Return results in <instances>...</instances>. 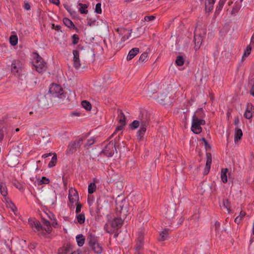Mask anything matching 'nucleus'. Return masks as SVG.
<instances>
[{"instance_id": "obj_1", "label": "nucleus", "mask_w": 254, "mask_h": 254, "mask_svg": "<svg viewBox=\"0 0 254 254\" xmlns=\"http://www.w3.org/2000/svg\"><path fill=\"white\" fill-rule=\"evenodd\" d=\"M149 118L146 112H140L138 120H134L129 125V128L131 130H135L140 127L137 131L136 136L139 141L142 140L146 131L147 127L149 126Z\"/></svg>"}, {"instance_id": "obj_2", "label": "nucleus", "mask_w": 254, "mask_h": 254, "mask_svg": "<svg viewBox=\"0 0 254 254\" xmlns=\"http://www.w3.org/2000/svg\"><path fill=\"white\" fill-rule=\"evenodd\" d=\"M49 92L52 97L62 98L64 97L63 89L61 86L57 84H51L49 87Z\"/></svg>"}, {"instance_id": "obj_3", "label": "nucleus", "mask_w": 254, "mask_h": 254, "mask_svg": "<svg viewBox=\"0 0 254 254\" xmlns=\"http://www.w3.org/2000/svg\"><path fill=\"white\" fill-rule=\"evenodd\" d=\"M24 65L22 62L18 60H14L11 63V70L16 76L20 77L23 72Z\"/></svg>"}, {"instance_id": "obj_4", "label": "nucleus", "mask_w": 254, "mask_h": 254, "mask_svg": "<svg viewBox=\"0 0 254 254\" xmlns=\"http://www.w3.org/2000/svg\"><path fill=\"white\" fill-rule=\"evenodd\" d=\"M82 141L83 139L81 138H80L74 141H70L68 145L66 151V153L67 154H73L76 151L77 149L80 146Z\"/></svg>"}, {"instance_id": "obj_5", "label": "nucleus", "mask_w": 254, "mask_h": 254, "mask_svg": "<svg viewBox=\"0 0 254 254\" xmlns=\"http://www.w3.org/2000/svg\"><path fill=\"white\" fill-rule=\"evenodd\" d=\"M115 150H116L115 142L112 141L105 146L102 152L107 157H110L113 156Z\"/></svg>"}, {"instance_id": "obj_6", "label": "nucleus", "mask_w": 254, "mask_h": 254, "mask_svg": "<svg viewBox=\"0 0 254 254\" xmlns=\"http://www.w3.org/2000/svg\"><path fill=\"white\" fill-rule=\"evenodd\" d=\"M35 60L34 66L36 70L39 73L45 70L47 64L38 54H37V57Z\"/></svg>"}, {"instance_id": "obj_7", "label": "nucleus", "mask_w": 254, "mask_h": 254, "mask_svg": "<svg viewBox=\"0 0 254 254\" xmlns=\"http://www.w3.org/2000/svg\"><path fill=\"white\" fill-rule=\"evenodd\" d=\"M191 130L195 134H199L202 131L197 119H192Z\"/></svg>"}, {"instance_id": "obj_8", "label": "nucleus", "mask_w": 254, "mask_h": 254, "mask_svg": "<svg viewBox=\"0 0 254 254\" xmlns=\"http://www.w3.org/2000/svg\"><path fill=\"white\" fill-rule=\"evenodd\" d=\"M72 54L73 55V66L76 69H77L81 66L80 61L79 59V53L78 50H74L72 51Z\"/></svg>"}, {"instance_id": "obj_9", "label": "nucleus", "mask_w": 254, "mask_h": 254, "mask_svg": "<svg viewBox=\"0 0 254 254\" xmlns=\"http://www.w3.org/2000/svg\"><path fill=\"white\" fill-rule=\"evenodd\" d=\"M120 36L121 37L122 41H125L128 39L130 36L131 33L129 30L126 28H121L117 30Z\"/></svg>"}, {"instance_id": "obj_10", "label": "nucleus", "mask_w": 254, "mask_h": 254, "mask_svg": "<svg viewBox=\"0 0 254 254\" xmlns=\"http://www.w3.org/2000/svg\"><path fill=\"white\" fill-rule=\"evenodd\" d=\"M28 223L32 229L35 228L37 231L43 230V227L40 222L36 219L29 218L28 219Z\"/></svg>"}, {"instance_id": "obj_11", "label": "nucleus", "mask_w": 254, "mask_h": 254, "mask_svg": "<svg viewBox=\"0 0 254 254\" xmlns=\"http://www.w3.org/2000/svg\"><path fill=\"white\" fill-rule=\"evenodd\" d=\"M87 242L89 247L92 246L93 245H95V243L98 242L97 238L92 233L88 232L87 235Z\"/></svg>"}, {"instance_id": "obj_12", "label": "nucleus", "mask_w": 254, "mask_h": 254, "mask_svg": "<svg viewBox=\"0 0 254 254\" xmlns=\"http://www.w3.org/2000/svg\"><path fill=\"white\" fill-rule=\"evenodd\" d=\"M254 113V106L251 104H248L247 105L244 116L248 119H250L253 117Z\"/></svg>"}, {"instance_id": "obj_13", "label": "nucleus", "mask_w": 254, "mask_h": 254, "mask_svg": "<svg viewBox=\"0 0 254 254\" xmlns=\"http://www.w3.org/2000/svg\"><path fill=\"white\" fill-rule=\"evenodd\" d=\"M139 52V49L138 48H133L131 49L128 52L127 57V61L132 60Z\"/></svg>"}, {"instance_id": "obj_14", "label": "nucleus", "mask_w": 254, "mask_h": 254, "mask_svg": "<svg viewBox=\"0 0 254 254\" xmlns=\"http://www.w3.org/2000/svg\"><path fill=\"white\" fill-rule=\"evenodd\" d=\"M194 48L195 50H197L199 49L202 42V38L200 35H196L194 36Z\"/></svg>"}, {"instance_id": "obj_15", "label": "nucleus", "mask_w": 254, "mask_h": 254, "mask_svg": "<svg viewBox=\"0 0 254 254\" xmlns=\"http://www.w3.org/2000/svg\"><path fill=\"white\" fill-rule=\"evenodd\" d=\"M205 116L202 108L198 109L193 114L192 119H199L203 118Z\"/></svg>"}, {"instance_id": "obj_16", "label": "nucleus", "mask_w": 254, "mask_h": 254, "mask_svg": "<svg viewBox=\"0 0 254 254\" xmlns=\"http://www.w3.org/2000/svg\"><path fill=\"white\" fill-rule=\"evenodd\" d=\"M78 11L81 14H87L88 13L87 8L88 7V4L82 3L78 2Z\"/></svg>"}, {"instance_id": "obj_17", "label": "nucleus", "mask_w": 254, "mask_h": 254, "mask_svg": "<svg viewBox=\"0 0 254 254\" xmlns=\"http://www.w3.org/2000/svg\"><path fill=\"white\" fill-rule=\"evenodd\" d=\"M90 247L97 254H100L102 252L103 248L98 242L95 243V245H93L92 246H90Z\"/></svg>"}, {"instance_id": "obj_18", "label": "nucleus", "mask_w": 254, "mask_h": 254, "mask_svg": "<svg viewBox=\"0 0 254 254\" xmlns=\"http://www.w3.org/2000/svg\"><path fill=\"white\" fill-rule=\"evenodd\" d=\"M123 223V220L121 218H115L112 222V225L114 228H119L121 227Z\"/></svg>"}, {"instance_id": "obj_19", "label": "nucleus", "mask_w": 254, "mask_h": 254, "mask_svg": "<svg viewBox=\"0 0 254 254\" xmlns=\"http://www.w3.org/2000/svg\"><path fill=\"white\" fill-rule=\"evenodd\" d=\"M169 232V229L166 228L164 229L160 234V238L159 239V240L160 241H164L167 240Z\"/></svg>"}, {"instance_id": "obj_20", "label": "nucleus", "mask_w": 254, "mask_h": 254, "mask_svg": "<svg viewBox=\"0 0 254 254\" xmlns=\"http://www.w3.org/2000/svg\"><path fill=\"white\" fill-rule=\"evenodd\" d=\"M76 240L77 245L81 247L85 243V238L82 234H78L76 236Z\"/></svg>"}, {"instance_id": "obj_21", "label": "nucleus", "mask_w": 254, "mask_h": 254, "mask_svg": "<svg viewBox=\"0 0 254 254\" xmlns=\"http://www.w3.org/2000/svg\"><path fill=\"white\" fill-rule=\"evenodd\" d=\"M118 118L119 122L120 123V124L123 125V126H126V117L122 111H118Z\"/></svg>"}, {"instance_id": "obj_22", "label": "nucleus", "mask_w": 254, "mask_h": 254, "mask_svg": "<svg viewBox=\"0 0 254 254\" xmlns=\"http://www.w3.org/2000/svg\"><path fill=\"white\" fill-rule=\"evenodd\" d=\"M226 0H220L218 5L216 6V10L215 11V15L219 14L220 11L222 10L224 3H225Z\"/></svg>"}, {"instance_id": "obj_23", "label": "nucleus", "mask_w": 254, "mask_h": 254, "mask_svg": "<svg viewBox=\"0 0 254 254\" xmlns=\"http://www.w3.org/2000/svg\"><path fill=\"white\" fill-rule=\"evenodd\" d=\"M43 229H44L46 232L50 233L52 230V228L50 225V222L47 220L43 219Z\"/></svg>"}, {"instance_id": "obj_24", "label": "nucleus", "mask_w": 254, "mask_h": 254, "mask_svg": "<svg viewBox=\"0 0 254 254\" xmlns=\"http://www.w3.org/2000/svg\"><path fill=\"white\" fill-rule=\"evenodd\" d=\"M221 207L223 206L224 208L226 209L228 213L230 212V203L228 199H223L222 203L220 204Z\"/></svg>"}, {"instance_id": "obj_25", "label": "nucleus", "mask_w": 254, "mask_h": 254, "mask_svg": "<svg viewBox=\"0 0 254 254\" xmlns=\"http://www.w3.org/2000/svg\"><path fill=\"white\" fill-rule=\"evenodd\" d=\"M228 172V169H222L221 172V179L222 181L225 183L227 182V174Z\"/></svg>"}, {"instance_id": "obj_26", "label": "nucleus", "mask_w": 254, "mask_h": 254, "mask_svg": "<svg viewBox=\"0 0 254 254\" xmlns=\"http://www.w3.org/2000/svg\"><path fill=\"white\" fill-rule=\"evenodd\" d=\"M252 50V48L251 46L248 45L246 49L245 50L244 53L242 57V62H244L245 58L247 57L251 53Z\"/></svg>"}, {"instance_id": "obj_27", "label": "nucleus", "mask_w": 254, "mask_h": 254, "mask_svg": "<svg viewBox=\"0 0 254 254\" xmlns=\"http://www.w3.org/2000/svg\"><path fill=\"white\" fill-rule=\"evenodd\" d=\"M0 192L3 197H6L7 195V188L2 183H0Z\"/></svg>"}, {"instance_id": "obj_28", "label": "nucleus", "mask_w": 254, "mask_h": 254, "mask_svg": "<svg viewBox=\"0 0 254 254\" xmlns=\"http://www.w3.org/2000/svg\"><path fill=\"white\" fill-rule=\"evenodd\" d=\"M57 154L55 153H53V156L51 159V160L50 161V162L48 164V167L52 168L53 167L55 166L57 163Z\"/></svg>"}, {"instance_id": "obj_29", "label": "nucleus", "mask_w": 254, "mask_h": 254, "mask_svg": "<svg viewBox=\"0 0 254 254\" xmlns=\"http://www.w3.org/2000/svg\"><path fill=\"white\" fill-rule=\"evenodd\" d=\"M235 125L236 126L235 128V137L234 140L235 142L236 143L238 142V127L237 125L238 124V118H237L235 120Z\"/></svg>"}, {"instance_id": "obj_30", "label": "nucleus", "mask_w": 254, "mask_h": 254, "mask_svg": "<svg viewBox=\"0 0 254 254\" xmlns=\"http://www.w3.org/2000/svg\"><path fill=\"white\" fill-rule=\"evenodd\" d=\"M63 22L66 26L69 28H74L75 27V25H74L73 22L69 18H64L63 19Z\"/></svg>"}, {"instance_id": "obj_31", "label": "nucleus", "mask_w": 254, "mask_h": 254, "mask_svg": "<svg viewBox=\"0 0 254 254\" xmlns=\"http://www.w3.org/2000/svg\"><path fill=\"white\" fill-rule=\"evenodd\" d=\"M82 107L87 111H90L92 109L91 104L89 102L84 100L81 102Z\"/></svg>"}, {"instance_id": "obj_32", "label": "nucleus", "mask_w": 254, "mask_h": 254, "mask_svg": "<svg viewBox=\"0 0 254 254\" xmlns=\"http://www.w3.org/2000/svg\"><path fill=\"white\" fill-rule=\"evenodd\" d=\"M9 43L13 46L16 45L18 43L17 36L15 35H11L9 38Z\"/></svg>"}, {"instance_id": "obj_33", "label": "nucleus", "mask_w": 254, "mask_h": 254, "mask_svg": "<svg viewBox=\"0 0 254 254\" xmlns=\"http://www.w3.org/2000/svg\"><path fill=\"white\" fill-rule=\"evenodd\" d=\"M78 197L77 192H75L73 195L71 194V192L69 190V194H68V199L69 201L73 203L76 201V199Z\"/></svg>"}, {"instance_id": "obj_34", "label": "nucleus", "mask_w": 254, "mask_h": 254, "mask_svg": "<svg viewBox=\"0 0 254 254\" xmlns=\"http://www.w3.org/2000/svg\"><path fill=\"white\" fill-rule=\"evenodd\" d=\"M96 185L95 182L91 183L88 185V191L89 194L93 193L96 190Z\"/></svg>"}, {"instance_id": "obj_35", "label": "nucleus", "mask_w": 254, "mask_h": 254, "mask_svg": "<svg viewBox=\"0 0 254 254\" xmlns=\"http://www.w3.org/2000/svg\"><path fill=\"white\" fill-rule=\"evenodd\" d=\"M175 210L171 209H168L165 215L166 218L168 219H170L174 217V216Z\"/></svg>"}, {"instance_id": "obj_36", "label": "nucleus", "mask_w": 254, "mask_h": 254, "mask_svg": "<svg viewBox=\"0 0 254 254\" xmlns=\"http://www.w3.org/2000/svg\"><path fill=\"white\" fill-rule=\"evenodd\" d=\"M87 25L89 26H93L95 25V22L96 21V17H88L87 18Z\"/></svg>"}, {"instance_id": "obj_37", "label": "nucleus", "mask_w": 254, "mask_h": 254, "mask_svg": "<svg viewBox=\"0 0 254 254\" xmlns=\"http://www.w3.org/2000/svg\"><path fill=\"white\" fill-rule=\"evenodd\" d=\"M49 183L50 180L45 177H42L41 179L38 180V185H42L43 184L47 185Z\"/></svg>"}, {"instance_id": "obj_38", "label": "nucleus", "mask_w": 254, "mask_h": 254, "mask_svg": "<svg viewBox=\"0 0 254 254\" xmlns=\"http://www.w3.org/2000/svg\"><path fill=\"white\" fill-rule=\"evenodd\" d=\"M148 60V54L146 53H143L142 54L138 60V62L140 63H144L147 61Z\"/></svg>"}, {"instance_id": "obj_39", "label": "nucleus", "mask_w": 254, "mask_h": 254, "mask_svg": "<svg viewBox=\"0 0 254 254\" xmlns=\"http://www.w3.org/2000/svg\"><path fill=\"white\" fill-rule=\"evenodd\" d=\"M176 64L178 66H182L184 64V59L181 56H178L177 57L176 60Z\"/></svg>"}, {"instance_id": "obj_40", "label": "nucleus", "mask_w": 254, "mask_h": 254, "mask_svg": "<svg viewBox=\"0 0 254 254\" xmlns=\"http://www.w3.org/2000/svg\"><path fill=\"white\" fill-rule=\"evenodd\" d=\"M78 222L79 224H82L85 222V215L84 214H79L76 216Z\"/></svg>"}, {"instance_id": "obj_41", "label": "nucleus", "mask_w": 254, "mask_h": 254, "mask_svg": "<svg viewBox=\"0 0 254 254\" xmlns=\"http://www.w3.org/2000/svg\"><path fill=\"white\" fill-rule=\"evenodd\" d=\"M71 39L72 41V44L73 45L77 44L79 42V36L77 34H73L71 37Z\"/></svg>"}, {"instance_id": "obj_42", "label": "nucleus", "mask_w": 254, "mask_h": 254, "mask_svg": "<svg viewBox=\"0 0 254 254\" xmlns=\"http://www.w3.org/2000/svg\"><path fill=\"white\" fill-rule=\"evenodd\" d=\"M95 12L98 14H101L102 13L101 4L98 3L95 6Z\"/></svg>"}, {"instance_id": "obj_43", "label": "nucleus", "mask_w": 254, "mask_h": 254, "mask_svg": "<svg viewBox=\"0 0 254 254\" xmlns=\"http://www.w3.org/2000/svg\"><path fill=\"white\" fill-rule=\"evenodd\" d=\"M68 250L67 248L64 247V248H60L59 249L58 253L59 254H66V253L68 252Z\"/></svg>"}, {"instance_id": "obj_44", "label": "nucleus", "mask_w": 254, "mask_h": 254, "mask_svg": "<svg viewBox=\"0 0 254 254\" xmlns=\"http://www.w3.org/2000/svg\"><path fill=\"white\" fill-rule=\"evenodd\" d=\"M213 9V5L212 4H205V10L207 12H211Z\"/></svg>"}, {"instance_id": "obj_45", "label": "nucleus", "mask_w": 254, "mask_h": 254, "mask_svg": "<svg viewBox=\"0 0 254 254\" xmlns=\"http://www.w3.org/2000/svg\"><path fill=\"white\" fill-rule=\"evenodd\" d=\"M143 242H136V251H140L141 250L143 247Z\"/></svg>"}, {"instance_id": "obj_46", "label": "nucleus", "mask_w": 254, "mask_h": 254, "mask_svg": "<svg viewBox=\"0 0 254 254\" xmlns=\"http://www.w3.org/2000/svg\"><path fill=\"white\" fill-rule=\"evenodd\" d=\"M95 142V138L93 137H91L90 139H88L86 144L85 145V146H90L92 145Z\"/></svg>"}, {"instance_id": "obj_47", "label": "nucleus", "mask_w": 254, "mask_h": 254, "mask_svg": "<svg viewBox=\"0 0 254 254\" xmlns=\"http://www.w3.org/2000/svg\"><path fill=\"white\" fill-rule=\"evenodd\" d=\"M220 223L218 221H216L215 223V224L213 226V228H215L216 233H217L219 232V231L220 230Z\"/></svg>"}, {"instance_id": "obj_48", "label": "nucleus", "mask_w": 254, "mask_h": 254, "mask_svg": "<svg viewBox=\"0 0 254 254\" xmlns=\"http://www.w3.org/2000/svg\"><path fill=\"white\" fill-rule=\"evenodd\" d=\"M14 186L19 190H23L24 189L23 186L18 182H15L14 183Z\"/></svg>"}, {"instance_id": "obj_49", "label": "nucleus", "mask_w": 254, "mask_h": 254, "mask_svg": "<svg viewBox=\"0 0 254 254\" xmlns=\"http://www.w3.org/2000/svg\"><path fill=\"white\" fill-rule=\"evenodd\" d=\"M144 240V235L142 232H139L138 235L137 239V242H143Z\"/></svg>"}, {"instance_id": "obj_50", "label": "nucleus", "mask_w": 254, "mask_h": 254, "mask_svg": "<svg viewBox=\"0 0 254 254\" xmlns=\"http://www.w3.org/2000/svg\"><path fill=\"white\" fill-rule=\"evenodd\" d=\"M125 126H123V125H121L119 126H118L117 127H116V129L115 131V132L112 134V136H114L115 134L117 132H118V131H120V130H122L124 128V127H125Z\"/></svg>"}, {"instance_id": "obj_51", "label": "nucleus", "mask_w": 254, "mask_h": 254, "mask_svg": "<svg viewBox=\"0 0 254 254\" xmlns=\"http://www.w3.org/2000/svg\"><path fill=\"white\" fill-rule=\"evenodd\" d=\"M206 156H207V161H206V164L211 165V161H212L211 155L209 153H207Z\"/></svg>"}, {"instance_id": "obj_52", "label": "nucleus", "mask_w": 254, "mask_h": 254, "mask_svg": "<svg viewBox=\"0 0 254 254\" xmlns=\"http://www.w3.org/2000/svg\"><path fill=\"white\" fill-rule=\"evenodd\" d=\"M155 17L152 15L146 16L144 17V20L146 21H150L155 19Z\"/></svg>"}, {"instance_id": "obj_53", "label": "nucleus", "mask_w": 254, "mask_h": 254, "mask_svg": "<svg viewBox=\"0 0 254 254\" xmlns=\"http://www.w3.org/2000/svg\"><path fill=\"white\" fill-rule=\"evenodd\" d=\"M167 96L164 94L161 95L160 96V100H161V103L165 104H166V98Z\"/></svg>"}, {"instance_id": "obj_54", "label": "nucleus", "mask_w": 254, "mask_h": 254, "mask_svg": "<svg viewBox=\"0 0 254 254\" xmlns=\"http://www.w3.org/2000/svg\"><path fill=\"white\" fill-rule=\"evenodd\" d=\"M210 165L206 164L205 167L204 169V175H207L208 173V172L210 170Z\"/></svg>"}, {"instance_id": "obj_55", "label": "nucleus", "mask_w": 254, "mask_h": 254, "mask_svg": "<svg viewBox=\"0 0 254 254\" xmlns=\"http://www.w3.org/2000/svg\"><path fill=\"white\" fill-rule=\"evenodd\" d=\"M24 8L25 9H26L27 10H29L31 8V6L28 2H25Z\"/></svg>"}, {"instance_id": "obj_56", "label": "nucleus", "mask_w": 254, "mask_h": 254, "mask_svg": "<svg viewBox=\"0 0 254 254\" xmlns=\"http://www.w3.org/2000/svg\"><path fill=\"white\" fill-rule=\"evenodd\" d=\"M81 205L78 204L76 207L75 212L76 213H78L81 211Z\"/></svg>"}, {"instance_id": "obj_57", "label": "nucleus", "mask_w": 254, "mask_h": 254, "mask_svg": "<svg viewBox=\"0 0 254 254\" xmlns=\"http://www.w3.org/2000/svg\"><path fill=\"white\" fill-rule=\"evenodd\" d=\"M49 1L51 3L55 4L56 5H59L60 3V0H49Z\"/></svg>"}, {"instance_id": "obj_58", "label": "nucleus", "mask_w": 254, "mask_h": 254, "mask_svg": "<svg viewBox=\"0 0 254 254\" xmlns=\"http://www.w3.org/2000/svg\"><path fill=\"white\" fill-rule=\"evenodd\" d=\"M9 207L12 209V210L14 212V210L16 209V207L14 205V204L12 202H10L9 203Z\"/></svg>"}, {"instance_id": "obj_59", "label": "nucleus", "mask_w": 254, "mask_h": 254, "mask_svg": "<svg viewBox=\"0 0 254 254\" xmlns=\"http://www.w3.org/2000/svg\"><path fill=\"white\" fill-rule=\"evenodd\" d=\"M198 123H199L200 126L201 125H204L205 124V121L202 119H198Z\"/></svg>"}, {"instance_id": "obj_60", "label": "nucleus", "mask_w": 254, "mask_h": 254, "mask_svg": "<svg viewBox=\"0 0 254 254\" xmlns=\"http://www.w3.org/2000/svg\"><path fill=\"white\" fill-rule=\"evenodd\" d=\"M52 154L53 155V154L52 153H46L44 154L42 157L43 158H47L48 157L52 156Z\"/></svg>"}, {"instance_id": "obj_61", "label": "nucleus", "mask_w": 254, "mask_h": 254, "mask_svg": "<svg viewBox=\"0 0 254 254\" xmlns=\"http://www.w3.org/2000/svg\"><path fill=\"white\" fill-rule=\"evenodd\" d=\"M184 221V218L183 217H181L179 219V221L178 222V225L179 226V225H182L183 224Z\"/></svg>"}, {"instance_id": "obj_62", "label": "nucleus", "mask_w": 254, "mask_h": 254, "mask_svg": "<svg viewBox=\"0 0 254 254\" xmlns=\"http://www.w3.org/2000/svg\"><path fill=\"white\" fill-rule=\"evenodd\" d=\"M201 140L204 143L205 147L209 146L207 140L204 138H202Z\"/></svg>"}, {"instance_id": "obj_63", "label": "nucleus", "mask_w": 254, "mask_h": 254, "mask_svg": "<svg viewBox=\"0 0 254 254\" xmlns=\"http://www.w3.org/2000/svg\"><path fill=\"white\" fill-rule=\"evenodd\" d=\"M64 7L67 11H68L69 13H71V9L70 7V6H69L68 5H64Z\"/></svg>"}, {"instance_id": "obj_64", "label": "nucleus", "mask_w": 254, "mask_h": 254, "mask_svg": "<svg viewBox=\"0 0 254 254\" xmlns=\"http://www.w3.org/2000/svg\"><path fill=\"white\" fill-rule=\"evenodd\" d=\"M251 94L254 97V84H253L250 91Z\"/></svg>"}]
</instances>
